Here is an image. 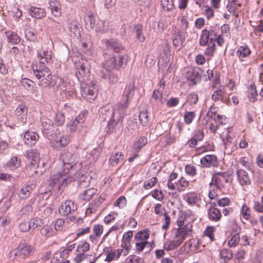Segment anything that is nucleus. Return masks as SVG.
I'll return each mask as SVG.
<instances>
[{
  "mask_svg": "<svg viewBox=\"0 0 263 263\" xmlns=\"http://www.w3.org/2000/svg\"><path fill=\"white\" fill-rule=\"evenodd\" d=\"M40 233L42 236L48 238L53 235L55 231L51 226H45L41 229Z\"/></svg>",
  "mask_w": 263,
  "mask_h": 263,
  "instance_id": "46",
  "label": "nucleus"
},
{
  "mask_svg": "<svg viewBox=\"0 0 263 263\" xmlns=\"http://www.w3.org/2000/svg\"><path fill=\"white\" fill-rule=\"evenodd\" d=\"M69 142V137L68 135H63L60 137H57L55 139L50 141L51 146L55 149L60 150L65 147Z\"/></svg>",
  "mask_w": 263,
  "mask_h": 263,
  "instance_id": "17",
  "label": "nucleus"
},
{
  "mask_svg": "<svg viewBox=\"0 0 263 263\" xmlns=\"http://www.w3.org/2000/svg\"><path fill=\"white\" fill-rule=\"evenodd\" d=\"M226 91L225 87L220 86L217 90H215L212 94V100L214 102L221 101L222 103L229 104L230 103V100Z\"/></svg>",
  "mask_w": 263,
  "mask_h": 263,
  "instance_id": "14",
  "label": "nucleus"
},
{
  "mask_svg": "<svg viewBox=\"0 0 263 263\" xmlns=\"http://www.w3.org/2000/svg\"><path fill=\"white\" fill-rule=\"evenodd\" d=\"M149 236V230L145 229L136 233L134 239L136 241H147Z\"/></svg>",
  "mask_w": 263,
  "mask_h": 263,
  "instance_id": "40",
  "label": "nucleus"
},
{
  "mask_svg": "<svg viewBox=\"0 0 263 263\" xmlns=\"http://www.w3.org/2000/svg\"><path fill=\"white\" fill-rule=\"evenodd\" d=\"M250 53L251 50L247 46H241L236 51L237 55L241 61H243L244 60L243 59L248 57Z\"/></svg>",
  "mask_w": 263,
  "mask_h": 263,
  "instance_id": "41",
  "label": "nucleus"
},
{
  "mask_svg": "<svg viewBox=\"0 0 263 263\" xmlns=\"http://www.w3.org/2000/svg\"><path fill=\"white\" fill-rule=\"evenodd\" d=\"M97 190L93 188H90L84 191L80 195V198L83 200L89 201L92 196L97 193Z\"/></svg>",
  "mask_w": 263,
  "mask_h": 263,
  "instance_id": "42",
  "label": "nucleus"
},
{
  "mask_svg": "<svg viewBox=\"0 0 263 263\" xmlns=\"http://www.w3.org/2000/svg\"><path fill=\"white\" fill-rule=\"evenodd\" d=\"M27 107L24 104H20L15 110V116L18 123L22 125L25 124L27 121Z\"/></svg>",
  "mask_w": 263,
  "mask_h": 263,
  "instance_id": "16",
  "label": "nucleus"
},
{
  "mask_svg": "<svg viewBox=\"0 0 263 263\" xmlns=\"http://www.w3.org/2000/svg\"><path fill=\"white\" fill-rule=\"evenodd\" d=\"M48 4L49 8L50 9L52 14L57 17L60 16L61 13V7L59 1L49 0Z\"/></svg>",
  "mask_w": 263,
  "mask_h": 263,
  "instance_id": "32",
  "label": "nucleus"
},
{
  "mask_svg": "<svg viewBox=\"0 0 263 263\" xmlns=\"http://www.w3.org/2000/svg\"><path fill=\"white\" fill-rule=\"evenodd\" d=\"M30 15L37 19L42 18L46 16V12L44 9L34 6H30L28 9Z\"/></svg>",
  "mask_w": 263,
  "mask_h": 263,
  "instance_id": "31",
  "label": "nucleus"
},
{
  "mask_svg": "<svg viewBox=\"0 0 263 263\" xmlns=\"http://www.w3.org/2000/svg\"><path fill=\"white\" fill-rule=\"evenodd\" d=\"M161 4L163 9L167 11L172 10L174 7L172 0H161Z\"/></svg>",
  "mask_w": 263,
  "mask_h": 263,
  "instance_id": "54",
  "label": "nucleus"
},
{
  "mask_svg": "<svg viewBox=\"0 0 263 263\" xmlns=\"http://www.w3.org/2000/svg\"><path fill=\"white\" fill-rule=\"evenodd\" d=\"M77 210V206L75 203L70 200H67L62 203L59 208L60 214L64 216H67L73 213Z\"/></svg>",
  "mask_w": 263,
  "mask_h": 263,
  "instance_id": "15",
  "label": "nucleus"
},
{
  "mask_svg": "<svg viewBox=\"0 0 263 263\" xmlns=\"http://www.w3.org/2000/svg\"><path fill=\"white\" fill-rule=\"evenodd\" d=\"M32 69L34 76L38 80L41 79V76L44 74L45 72L51 71L49 68H48L45 64L42 63L32 64Z\"/></svg>",
  "mask_w": 263,
  "mask_h": 263,
  "instance_id": "22",
  "label": "nucleus"
},
{
  "mask_svg": "<svg viewBox=\"0 0 263 263\" xmlns=\"http://www.w3.org/2000/svg\"><path fill=\"white\" fill-rule=\"evenodd\" d=\"M134 31L136 33V39L140 42H143L145 41V36L143 33V26L142 25L138 24L134 26Z\"/></svg>",
  "mask_w": 263,
  "mask_h": 263,
  "instance_id": "44",
  "label": "nucleus"
},
{
  "mask_svg": "<svg viewBox=\"0 0 263 263\" xmlns=\"http://www.w3.org/2000/svg\"><path fill=\"white\" fill-rule=\"evenodd\" d=\"M147 143V139L145 136H141L134 142L133 149L135 152H138Z\"/></svg>",
  "mask_w": 263,
  "mask_h": 263,
  "instance_id": "39",
  "label": "nucleus"
},
{
  "mask_svg": "<svg viewBox=\"0 0 263 263\" xmlns=\"http://www.w3.org/2000/svg\"><path fill=\"white\" fill-rule=\"evenodd\" d=\"M75 178L77 179L79 185L81 187L85 186L89 182V178L84 171H80L74 174Z\"/></svg>",
  "mask_w": 263,
  "mask_h": 263,
  "instance_id": "36",
  "label": "nucleus"
},
{
  "mask_svg": "<svg viewBox=\"0 0 263 263\" xmlns=\"http://www.w3.org/2000/svg\"><path fill=\"white\" fill-rule=\"evenodd\" d=\"M76 66V75L80 81L85 80V77H87L89 73V68L88 63L86 61L82 60L81 61L77 62L75 63Z\"/></svg>",
  "mask_w": 263,
  "mask_h": 263,
  "instance_id": "9",
  "label": "nucleus"
},
{
  "mask_svg": "<svg viewBox=\"0 0 263 263\" xmlns=\"http://www.w3.org/2000/svg\"><path fill=\"white\" fill-rule=\"evenodd\" d=\"M207 45L208 47L204 51V54L205 55L212 57L215 51V43H212L211 42H208Z\"/></svg>",
  "mask_w": 263,
  "mask_h": 263,
  "instance_id": "59",
  "label": "nucleus"
},
{
  "mask_svg": "<svg viewBox=\"0 0 263 263\" xmlns=\"http://www.w3.org/2000/svg\"><path fill=\"white\" fill-rule=\"evenodd\" d=\"M39 138V136L36 133L29 130L24 133L23 140L26 145L32 146L35 144Z\"/></svg>",
  "mask_w": 263,
  "mask_h": 263,
  "instance_id": "21",
  "label": "nucleus"
},
{
  "mask_svg": "<svg viewBox=\"0 0 263 263\" xmlns=\"http://www.w3.org/2000/svg\"><path fill=\"white\" fill-rule=\"evenodd\" d=\"M84 22L87 29H92L95 28L96 19L93 13L90 11L86 12L84 16Z\"/></svg>",
  "mask_w": 263,
  "mask_h": 263,
  "instance_id": "30",
  "label": "nucleus"
},
{
  "mask_svg": "<svg viewBox=\"0 0 263 263\" xmlns=\"http://www.w3.org/2000/svg\"><path fill=\"white\" fill-rule=\"evenodd\" d=\"M108 23L106 21L98 20L96 23L95 30L96 32H106L108 30Z\"/></svg>",
  "mask_w": 263,
  "mask_h": 263,
  "instance_id": "45",
  "label": "nucleus"
},
{
  "mask_svg": "<svg viewBox=\"0 0 263 263\" xmlns=\"http://www.w3.org/2000/svg\"><path fill=\"white\" fill-rule=\"evenodd\" d=\"M30 230H34L36 228L41 227L43 224V220L40 218L33 217L29 221Z\"/></svg>",
  "mask_w": 263,
  "mask_h": 263,
  "instance_id": "48",
  "label": "nucleus"
},
{
  "mask_svg": "<svg viewBox=\"0 0 263 263\" xmlns=\"http://www.w3.org/2000/svg\"><path fill=\"white\" fill-rule=\"evenodd\" d=\"M195 114L194 111H189L185 113L184 116V122L186 124H190L195 118Z\"/></svg>",
  "mask_w": 263,
  "mask_h": 263,
  "instance_id": "62",
  "label": "nucleus"
},
{
  "mask_svg": "<svg viewBox=\"0 0 263 263\" xmlns=\"http://www.w3.org/2000/svg\"><path fill=\"white\" fill-rule=\"evenodd\" d=\"M54 121L58 126H61L65 122V117L62 112H58L54 117Z\"/></svg>",
  "mask_w": 263,
  "mask_h": 263,
  "instance_id": "56",
  "label": "nucleus"
},
{
  "mask_svg": "<svg viewBox=\"0 0 263 263\" xmlns=\"http://www.w3.org/2000/svg\"><path fill=\"white\" fill-rule=\"evenodd\" d=\"M96 85L92 82H89L87 84H81V95L86 100L90 102L93 101L96 98L95 90L96 89Z\"/></svg>",
  "mask_w": 263,
  "mask_h": 263,
  "instance_id": "8",
  "label": "nucleus"
},
{
  "mask_svg": "<svg viewBox=\"0 0 263 263\" xmlns=\"http://www.w3.org/2000/svg\"><path fill=\"white\" fill-rule=\"evenodd\" d=\"M67 173H63V170H59L56 174L53 175L48 180V183L51 187H57L60 191L65 185L70 183L74 180L73 177L67 176L66 178L64 176Z\"/></svg>",
  "mask_w": 263,
  "mask_h": 263,
  "instance_id": "2",
  "label": "nucleus"
},
{
  "mask_svg": "<svg viewBox=\"0 0 263 263\" xmlns=\"http://www.w3.org/2000/svg\"><path fill=\"white\" fill-rule=\"evenodd\" d=\"M87 115V111L84 110L80 113L74 120L71 121L67 125L70 131L73 132L80 130L83 127V124Z\"/></svg>",
  "mask_w": 263,
  "mask_h": 263,
  "instance_id": "10",
  "label": "nucleus"
},
{
  "mask_svg": "<svg viewBox=\"0 0 263 263\" xmlns=\"http://www.w3.org/2000/svg\"><path fill=\"white\" fill-rule=\"evenodd\" d=\"M76 155L71 152L64 151L62 153L60 160L62 162L61 169L63 170V173H68L70 169L76 165Z\"/></svg>",
  "mask_w": 263,
  "mask_h": 263,
  "instance_id": "5",
  "label": "nucleus"
},
{
  "mask_svg": "<svg viewBox=\"0 0 263 263\" xmlns=\"http://www.w3.org/2000/svg\"><path fill=\"white\" fill-rule=\"evenodd\" d=\"M40 86L46 88L49 86L52 80L51 72H45L44 74L41 76V79L39 80Z\"/></svg>",
  "mask_w": 263,
  "mask_h": 263,
  "instance_id": "38",
  "label": "nucleus"
},
{
  "mask_svg": "<svg viewBox=\"0 0 263 263\" xmlns=\"http://www.w3.org/2000/svg\"><path fill=\"white\" fill-rule=\"evenodd\" d=\"M21 84L25 89L28 90L34 85V82L29 79L24 78L21 80Z\"/></svg>",
  "mask_w": 263,
  "mask_h": 263,
  "instance_id": "61",
  "label": "nucleus"
},
{
  "mask_svg": "<svg viewBox=\"0 0 263 263\" xmlns=\"http://www.w3.org/2000/svg\"><path fill=\"white\" fill-rule=\"evenodd\" d=\"M240 215L242 217L246 220H249L250 219V208L246 204H243L242 205L240 211Z\"/></svg>",
  "mask_w": 263,
  "mask_h": 263,
  "instance_id": "52",
  "label": "nucleus"
},
{
  "mask_svg": "<svg viewBox=\"0 0 263 263\" xmlns=\"http://www.w3.org/2000/svg\"><path fill=\"white\" fill-rule=\"evenodd\" d=\"M98 75L103 79L108 80L110 84H114L118 82L119 78L117 74L106 69L101 70Z\"/></svg>",
  "mask_w": 263,
  "mask_h": 263,
  "instance_id": "24",
  "label": "nucleus"
},
{
  "mask_svg": "<svg viewBox=\"0 0 263 263\" xmlns=\"http://www.w3.org/2000/svg\"><path fill=\"white\" fill-rule=\"evenodd\" d=\"M7 42L12 45H17L21 41L20 36L17 33L11 31L7 30L4 33Z\"/></svg>",
  "mask_w": 263,
  "mask_h": 263,
  "instance_id": "29",
  "label": "nucleus"
},
{
  "mask_svg": "<svg viewBox=\"0 0 263 263\" xmlns=\"http://www.w3.org/2000/svg\"><path fill=\"white\" fill-rule=\"evenodd\" d=\"M53 127L52 121L45 117H42L40 120V128L43 132L48 133Z\"/></svg>",
  "mask_w": 263,
  "mask_h": 263,
  "instance_id": "37",
  "label": "nucleus"
},
{
  "mask_svg": "<svg viewBox=\"0 0 263 263\" xmlns=\"http://www.w3.org/2000/svg\"><path fill=\"white\" fill-rule=\"evenodd\" d=\"M184 199L190 204L193 205L197 203L199 200L198 196L195 194H189L186 195Z\"/></svg>",
  "mask_w": 263,
  "mask_h": 263,
  "instance_id": "50",
  "label": "nucleus"
},
{
  "mask_svg": "<svg viewBox=\"0 0 263 263\" xmlns=\"http://www.w3.org/2000/svg\"><path fill=\"white\" fill-rule=\"evenodd\" d=\"M18 229L20 231L22 232H27L30 230V226H29V221H22L18 226Z\"/></svg>",
  "mask_w": 263,
  "mask_h": 263,
  "instance_id": "63",
  "label": "nucleus"
},
{
  "mask_svg": "<svg viewBox=\"0 0 263 263\" xmlns=\"http://www.w3.org/2000/svg\"><path fill=\"white\" fill-rule=\"evenodd\" d=\"M127 203L126 199L124 196L120 197L114 203L115 206H118L120 208H124Z\"/></svg>",
  "mask_w": 263,
  "mask_h": 263,
  "instance_id": "64",
  "label": "nucleus"
},
{
  "mask_svg": "<svg viewBox=\"0 0 263 263\" xmlns=\"http://www.w3.org/2000/svg\"><path fill=\"white\" fill-rule=\"evenodd\" d=\"M90 249L89 244L85 241L83 242L81 244H80L77 247V251L82 254H84L85 252H87Z\"/></svg>",
  "mask_w": 263,
  "mask_h": 263,
  "instance_id": "57",
  "label": "nucleus"
},
{
  "mask_svg": "<svg viewBox=\"0 0 263 263\" xmlns=\"http://www.w3.org/2000/svg\"><path fill=\"white\" fill-rule=\"evenodd\" d=\"M184 218L181 217L177 220V225L179 227L178 229H184L185 230H190V232L192 231V226L191 224H186L184 226Z\"/></svg>",
  "mask_w": 263,
  "mask_h": 263,
  "instance_id": "60",
  "label": "nucleus"
},
{
  "mask_svg": "<svg viewBox=\"0 0 263 263\" xmlns=\"http://www.w3.org/2000/svg\"><path fill=\"white\" fill-rule=\"evenodd\" d=\"M238 181L241 185H246L251 183V180L248 173L243 170H239L237 171Z\"/></svg>",
  "mask_w": 263,
  "mask_h": 263,
  "instance_id": "33",
  "label": "nucleus"
},
{
  "mask_svg": "<svg viewBox=\"0 0 263 263\" xmlns=\"http://www.w3.org/2000/svg\"><path fill=\"white\" fill-rule=\"evenodd\" d=\"M200 163L206 167H209L211 166H215L217 165V158L214 155H207L201 159Z\"/></svg>",
  "mask_w": 263,
  "mask_h": 263,
  "instance_id": "27",
  "label": "nucleus"
},
{
  "mask_svg": "<svg viewBox=\"0 0 263 263\" xmlns=\"http://www.w3.org/2000/svg\"><path fill=\"white\" fill-rule=\"evenodd\" d=\"M35 184L33 181L27 182L21 189L20 195L23 198L29 196L33 189L35 187Z\"/></svg>",
  "mask_w": 263,
  "mask_h": 263,
  "instance_id": "28",
  "label": "nucleus"
},
{
  "mask_svg": "<svg viewBox=\"0 0 263 263\" xmlns=\"http://www.w3.org/2000/svg\"><path fill=\"white\" fill-rule=\"evenodd\" d=\"M257 92L254 85H251L250 87V92L248 95V98L252 102H254L256 100Z\"/></svg>",
  "mask_w": 263,
  "mask_h": 263,
  "instance_id": "53",
  "label": "nucleus"
},
{
  "mask_svg": "<svg viewBox=\"0 0 263 263\" xmlns=\"http://www.w3.org/2000/svg\"><path fill=\"white\" fill-rule=\"evenodd\" d=\"M157 181L158 179L156 177H152L144 182L143 187L146 190L150 189L156 184Z\"/></svg>",
  "mask_w": 263,
  "mask_h": 263,
  "instance_id": "58",
  "label": "nucleus"
},
{
  "mask_svg": "<svg viewBox=\"0 0 263 263\" xmlns=\"http://www.w3.org/2000/svg\"><path fill=\"white\" fill-rule=\"evenodd\" d=\"M37 55L40 58L39 63L45 64L51 63L52 52L51 50L49 47L42 46V49L38 52Z\"/></svg>",
  "mask_w": 263,
  "mask_h": 263,
  "instance_id": "19",
  "label": "nucleus"
},
{
  "mask_svg": "<svg viewBox=\"0 0 263 263\" xmlns=\"http://www.w3.org/2000/svg\"><path fill=\"white\" fill-rule=\"evenodd\" d=\"M104 199L101 197L93 200L89 205V208L92 211H95L101 205Z\"/></svg>",
  "mask_w": 263,
  "mask_h": 263,
  "instance_id": "55",
  "label": "nucleus"
},
{
  "mask_svg": "<svg viewBox=\"0 0 263 263\" xmlns=\"http://www.w3.org/2000/svg\"><path fill=\"white\" fill-rule=\"evenodd\" d=\"M123 111L120 106L117 104L113 108L111 106H104L101 107L99 110V118L102 121H105L107 119L109 120L115 117L118 112Z\"/></svg>",
  "mask_w": 263,
  "mask_h": 263,
  "instance_id": "7",
  "label": "nucleus"
},
{
  "mask_svg": "<svg viewBox=\"0 0 263 263\" xmlns=\"http://www.w3.org/2000/svg\"><path fill=\"white\" fill-rule=\"evenodd\" d=\"M109 163L112 166L118 165L121 166L124 163V155L121 152L112 154L109 159Z\"/></svg>",
  "mask_w": 263,
  "mask_h": 263,
  "instance_id": "26",
  "label": "nucleus"
},
{
  "mask_svg": "<svg viewBox=\"0 0 263 263\" xmlns=\"http://www.w3.org/2000/svg\"><path fill=\"white\" fill-rule=\"evenodd\" d=\"M139 119L140 123L143 126H146L148 124L149 119L146 110H143L140 111Z\"/></svg>",
  "mask_w": 263,
  "mask_h": 263,
  "instance_id": "49",
  "label": "nucleus"
},
{
  "mask_svg": "<svg viewBox=\"0 0 263 263\" xmlns=\"http://www.w3.org/2000/svg\"><path fill=\"white\" fill-rule=\"evenodd\" d=\"M125 114L126 111L123 110L120 112H118L115 117L110 118L105 128L106 133L109 134L116 133L118 130V126L122 124Z\"/></svg>",
  "mask_w": 263,
  "mask_h": 263,
  "instance_id": "6",
  "label": "nucleus"
},
{
  "mask_svg": "<svg viewBox=\"0 0 263 263\" xmlns=\"http://www.w3.org/2000/svg\"><path fill=\"white\" fill-rule=\"evenodd\" d=\"M135 83L134 81H131L126 84L124 91L123 93L121 100L117 103L122 110L126 112L130 101L135 93Z\"/></svg>",
  "mask_w": 263,
  "mask_h": 263,
  "instance_id": "4",
  "label": "nucleus"
},
{
  "mask_svg": "<svg viewBox=\"0 0 263 263\" xmlns=\"http://www.w3.org/2000/svg\"><path fill=\"white\" fill-rule=\"evenodd\" d=\"M32 250V247L24 242H21L17 249V252L15 254V255H17L18 254L20 256H25L29 255Z\"/></svg>",
  "mask_w": 263,
  "mask_h": 263,
  "instance_id": "35",
  "label": "nucleus"
},
{
  "mask_svg": "<svg viewBox=\"0 0 263 263\" xmlns=\"http://www.w3.org/2000/svg\"><path fill=\"white\" fill-rule=\"evenodd\" d=\"M103 251L106 254L105 260L110 262L114 259H118L121 256V253L123 252L122 249H118L116 250L112 251L111 248L106 247L104 249Z\"/></svg>",
  "mask_w": 263,
  "mask_h": 263,
  "instance_id": "23",
  "label": "nucleus"
},
{
  "mask_svg": "<svg viewBox=\"0 0 263 263\" xmlns=\"http://www.w3.org/2000/svg\"><path fill=\"white\" fill-rule=\"evenodd\" d=\"M220 261L222 262H227L233 257L232 252L228 249H222L220 252Z\"/></svg>",
  "mask_w": 263,
  "mask_h": 263,
  "instance_id": "43",
  "label": "nucleus"
},
{
  "mask_svg": "<svg viewBox=\"0 0 263 263\" xmlns=\"http://www.w3.org/2000/svg\"><path fill=\"white\" fill-rule=\"evenodd\" d=\"M133 237V232L128 231L124 233L122 239V247L124 249L123 255L126 256L131 249L130 240Z\"/></svg>",
  "mask_w": 263,
  "mask_h": 263,
  "instance_id": "18",
  "label": "nucleus"
},
{
  "mask_svg": "<svg viewBox=\"0 0 263 263\" xmlns=\"http://www.w3.org/2000/svg\"><path fill=\"white\" fill-rule=\"evenodd\" d=\"M21 160L17 157H12L7 163V166L11 170H14L20 165Z\"/></svg>",
  "mask_w": 263,
  "mask_h": 263,
  "instance_id": "47",
  "label": "nucleus"
},
{
  "mask_svg": "<svg viewBox=\"0 0 263 263\" xmlns=\"http://www.w3.org/2000/svg\"><path fill=\"white\" fill-rule=\"evenodd\" d=\"M104 58L106 59L105 61L102 63V69L101 70H107L110 71L113 69H119L121 67L125 59V55L120 54L117 56L109 54L107 52L104 53Z\"/></svg>",
  "mask_w": 263,
  "mask_h": 263,
  "instance_id": "3",
  "label": "nucleus"
},
{
  "mask_svg": "<svg viewBox=\"0 0 263 263\" xmlns=\"http://www.w3.org/2000/svg\"><path fill=\"white\" fill-rule=\"evenodd\" d=\"M105 45L106 52H107L108 54L112 51L117 53H123L125 50V47H123L119 41L114 39L105 40Z\"/></svg>",
  "mask_w": 263,
  "mask_h": 263,
  "instance_id": "11",
  "label": "nucleus"
},
{
  "mask_svg": "<svg viewBox=\"0 0 263 263\" xmlns=\"http://www.w3.org/2000/svg\"><path fill=\"white\" fill-rule=\"evenodd\" d=\"M189 184V182L183 177L181 178L177 182H176V189L179 192L184 190Z\"/></svg>",
  "mask_w": 263,
  "mask_h": 263,
  "instance_id": "51",
  "label": "nucleus"
},
{
  "mask_svg": "<svg viewBox=\"0 0 263 263\" xmlns=\"http://www.w3.org/2000/svg\"><path fill=\"white\" fill-rule=\"evenodd\" d=\"M211 204L213 206L208 210V218L209 220L212 221L217 222L221 218V211L215 207L217 205L216 203L213 202Z\"/></svg>",
  "mask_w": 263,
  "mask_h": 263,
  "instance_id": "25",
  "label": "nucleus"
},
{
  "mask_svg": "<svg viewBox=\"0 0 263 263\" xmlns=\"http://www.w3.org/2000/svg\"><path fill=\"white\" fill-rule=\"evenodd\" d=\"M190 233V230L184 229H177L174 232L173 239L167 240L163 245V248L166 251H170L176 249L185 239L187 235Z\"/></svg>",
  "mask_w": 263,
  "mask_h": 263,
  "instance_id": "1",
  "label": "nucleus"
},
{
  "mask_svg": "<svg viewBox=\"0 0 263 263\" xmlns=\"http://www.w3.org/2000/svg\"><path fill=\"white\" fill-rule=\"evenodd\" d=\"M26 157L31 161L32 165L37 164L40 161V154L36 149H31L26 152Z\"/></svg>",
  "mask_w": 263,
  "mask_h": 263,
  "instance_id": "34",
  "label": "nucleus"
},
{
  "mask_svg": "<svg viewBox=\"0 0 263 263\" xmlns=\"http://www.w3.org/2000/svg\"><path fill=\"white\" fill-rule=\"evenodd\" d=\"M185 32L180 30H177L173 34V42L174 46L180 49L183 46L185 41Z\"/></svg>",
  "mask_w": 263,
  "mask_h": 263,
  "instance_id": "20",
  "label": "nucleus"
},
{
  "mask_svg": "<svg viewBox=\"0 0 263 263\" xmlns=\"http://www.w3.org/2000/svg\"><path fill=\"white\" fill-rule=\"evenodd\" d=\"M202 73V70L199 68L195 67L190 69L186 74V78L190 82L189 85L190 86H194L200 82Z\"/></svg>",
  "mask_w": 263,
  "mask_h": 263,
  "instance_id": "12",
  "label": "nucleus"
},
{
  "mask_svg": "<svg viewBox=\"0 0 263 263\" xmlns=\"http://www.w3.org/2000/svg\"><path fill=\"white\" fill-rule=\"evenodd\" d=\"M217 36V33L214 30H208L204 29L202 31L199 44L201 46H204L207 45L208 42L215 43Z\"/></svg>",
  "mask_w": 263,
  "mask_h": 263,
  "instance_id": "13",
  "label": "nucleus"
}]
</instances>
